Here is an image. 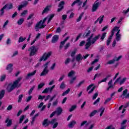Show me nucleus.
<instances>
[{
    "label": "nucleus",
    "instance_id": "nucleus-43",
    "mask_svg": "<svg viewBox=\"0 0 129 129\" xmlns=\"http://www.w3.org/2000/svg\"><path fill=\"white\" fill-rule=\"evenodd\" d=\"M84 13H81L80 16H79L78 18L77 19V22H80L81 21V19H82V17H83Z\"/></svg>",
    "mask_w": 129,
    "mask_h": 129
},
{
    "label": "nucleus",
    "instance_id": "nucleus-12",
    "mask_svg": "<svg viewBox=\"0 0 129 129\" xmlns=\"http://www.w3.org/2000/svg\"><path fill=\"white\" fill-rule=\"evenodd\" d=\"M50 123L53 124L52 128H56L57 126H58V123L57 122V120L56 119H52Z\"/></svg>",
    "mask_w": 129,
    "mask_h": 129
},
{
    "label": "nucleus",
    "instance_id": "nucleus-6",
    "mask_svg": "<svg viewBox=\"0 0 129 129\" xmlns=\"http://www.w3.org/2000/svg\"><path fill=\"white\" fill-rule=\"evenodd\" d=\"M38 50H39V48L37 46H32L29 49L28 51L30 52V56H34V55L36 54V53L38 52Z\"/></svg>",
    "mask_w": 129,
    "mask_h": 129
},
{
    "label": "nucleus",
    "instance_id": "nucleus-27",
    "mask_svg": "<svg viewBox=\"0 0 129 129\" xmlns=\"http://www.w3.org/2000/svg\"><path fill=\"white\" fill-rule=\"evenodd\" d=\"M52 7L51 6H47L46 8L44 9V10L42 12V14H45L46 13H48L49 11L50 10V9Z\"/></svg>",
    "mask_w": 129,
    "mask_h": 129
},
{
    "label": "nucleus",
    "instance_id": "nucleus-4",
    "mask_svg": "<svg viewBox=\"0 0 129 129\" xmlns=\"http://www.w3.org/2000/svg\"><path fill=\"white\" fill-rule=\"evenodd\" d=\"M119 32H120V29H119V27L117 26L114 27L111 31V35L112 36V37H113L114 33H116L115 40L117 41H120V39H121V34L119 33Z\"/></svg>",
    "mask_w": 129,
    "mask_h": 129
},
{
    "label": "nucleus",
    "instance_id": "nucleus-24",
    "mask_svg": "<svg viewBox=\"0 0 129 129\" xmlns=\"http://www.w3.org/2000/svg\"><path fill=\"white\" fill-rule=\"evenodd\" d=\"M112 39V36H111V34L109 36L107 42H106V45L107 46H109L110 45V43L111 42V40Z\"/></svg>",
    "mask_w": 129,
    "mask_h": 129
},
{
    "label": "nucleus",
    "instance_id": "nucleus-10",
    "mask_svg": "<svg viewBox=\"0 0 129 129\" xmlns=\"http://www.w3.org/2000/svg\"><path fill=\"white\" fill-rule=\"evenodd\" d=\"M13 66L12 63H10L7 66L6 70H8L9 73H12L13 72Z\"/></svg>",
    "mask_w": 129,
    "mask_h": 129
},
{
    "label": "nucleus",
    "instance_id": "nucleus-40",
    "mask_svg": "<svg viewBox=\"0 0 129 129\" xmlns=\"http://www.w3.org/2000/svg\"><path fill=\"white\" fill-rule=\"evenodd\" d=\"M25 118H26V115L21 116L19 120V123H22Z\"/></svg>",
    "mask_w": 129,
    "mask_h": 129
},
{
    "label": "nucleus",
    "instance_id": "nucleus-3",
    "mask_svg": "<svg viewBox=\"0 0 129 129\" xmlns=\"http://www.w3.org/2000/svg\"><path fill=\"white\" fill-rule=\"evenodd\" d=\"M22 80V77H19L17 80L14 81L13 83H11L8 85L7 87V90L9 92H11L12 90H14L15 88L20 87L21 84H20V81Z\"/></svg>",
    "mask_w": 129,
    "mask_h": 129
},
{
    "label": "nucleus",
    "instance_id": "nucleus-57",
    "mask_svg": "<svg viewBox=\"0 0 129 129\" xmlns=\"http://www.w3.org/2000/svg\"><path fill=\"white\" fill-rule=\"evenodd\" d=\"M86 123H87V121H83L81 123V126H83L84 125H85V124H86Z\"/></svg>",
    "mask_w": 129,
    "mask_h": 129
},
{
    "label": "nucleus",
    "instance_id": "nucleus-9",
    "mask_svg": "<svg viewBox=\"0 0 129 129\" xmlns=\"http://www.w3.org/2000/svg\"><path fill=\"white\" fill-rule=\"evenodd\" d=\"M121 57L122 56L120 55L118 57H115L114 59L109 60L107 62V64H113L115 61H118L119 60H120Z\"/></svg>",
    "mask_w": 129,
    "mask_h": 129
},
{
    "label": "nucleus",
    "instance_id": "nucleus-11",
    "mask_svg": "<svg viewBox=\"0 0 129 129\" xmlns=\"http://www.w3.org/2000/svg\"><path fill=\"white\" fill-rule=\"evenodd\" d=\"M90 91H89L88 93L90 94L91 93V92H92V91H93V90H94V89H95V87H94V84H92L90 85H89L87 89V90H90Z\"/></svg>",
    "mask_w": 129,
    "mask_h": 129
},
{
    "label": "nucleus",
    "instance_id": "nucleus-18",
    "mask_svg": "<svg viewBox=\"0 0 129 129\" xmlns=\"http://www.w3.org/2000/svg\"><path fill=\"white\" fill-rule=\"evenodd\" d=\"M103 18H104V15L101 16L96 20L95 23H97V22H98L99 24H101V23H102L103 21Z\"/></svg>",
    "mask_w": 129,
    "mask_h": 129
},
{
    "label": "nucleus",
    "instance_id": "nucleus-21",
    "mask_svg": "<svg viewBox=\"0 0 129 129\" xmlns=\"http://www.w3.org/2000/svg\"><path fill=\"white\" fill-rule=\"evenodd\" d=\"M28 2H24V4L23 5H20L18 7V11H21L22 8H24V7H26L27 6H28Z\"/></svg>",
    "mask_w": 129,
    "mask_h": 129
},
{
    "label": "nucleus",
    "instance_id": "nucleus-61",
    "mask_svg": "<svg viewBox=\"0 0 129 129\" xmlns=\"http://www.w3.org/2000/svg\"><path fill=\"white\" fill-rule=\"evenodd\" d=\"M99 100H100V98H98L94 103L93 104L94 105H95V104H97L98 102H99Z\"/></svg>",
    "mask_w": 129,
    "mask_h": 129
},
{
    "label": "nucleus",
    "instance_id": "nucleus-49",
    "mask_svg": "<svg viewBox=\"0 0 129 129\" xmlns=\"http://www.w3.org/2000/svg\"><path fill=\"white\" fill-rule=\"evenodd\" d=\"M75 74V72L73 71H71L68 74L69 77H71L72 76H73Z\"/></svg>",
    "mask_w": 129,
    "mask_h": 129
},
{
    "label": "nucleus",
    "instance_id": "nucleus-52",
    "mask_svg": "<svg viewBox=\"0 0 129 129\" xmlns=\"http://www.w3.org/2000/svg\"><path fill=\"white\" fill-rule=\"evenodd\" d=\"M84 82H85L84 80L80 82L77 85V87H80L81 85L84 84Z\"/></svg>",
    "mask_w": 129,
    "mask_h": 129
},
{
    "label": "nucleus",
    "instance_id": "nucleus-37",
    "mask_svg": "<svg viewBox=\"0 0 129 129\" xmlns=\"http://www.w3.org/2000/svg\"><path fill=\"white\" fill-rule=\"evenodd\" d=\"M70 92V88H68L66 91L62 93V96H64V95H66L68 94Z\"/></svg>",
    "mask_w": 129,
    "mask_h": 129
},
{
    "label": "nucleus",
    "instance_id": "nucleus-51",
    "mask_svg": "<svg viewBox=\"0 0 129 129\" xmlns=\"http://www.w3.org/2000/svg\"><path fill=\"white\" fill-rule=\"evenodd\" d=\"M96 113H97V110H94L90 113V116H94Z\"/></svg>",
    "mask_w": 129,
    "mask_h": 129
},
{
    "label": "nucleus",
    "instance_id": "nucleus-8",
    "mask_svg": "<svg viewBox=\"0 0 129 129\" xmlns=\"http://www.w3.org/2000/svg\"><path fill=\"white\" fill-rule=\"evenodd\" d=\"M65 5V1H62L58 4V8L57 9V12L59 13L64 9V6Z\"/></svg>",
    "mask_w": 129,
    "mask_h": 129
},
{
    "label": "nucleus",
    "instance_id": "nucleus-59",
    "mask_svg": "<svg viewBox=\"0 0 129 129\" xmlns=\"http://www.w3.org/2000/svg\"><path fill=\"white\" fill-rule=\"evenodd\" d=\"M36 117H32V120L31 121V125H33V124H34V123H35V121L36 120Z\"/></svg>",
    "mask_w": 129,
    "mask_h": 129
},
{
    "label": "nucleus",
    "instance_id": "nucleus-30",
    "mask_svg": "<svg viewBox=\"0 0 129 129\" xmlns=\"http://www.w3.org/2000/svg\"><path fill=\"white\" fill-rule=\"evenodd\" d=\"M28 15V10H25L21 13L20 15V17H26Z\"/></svg>",
    "mask_w": 129,
    "mask_h": 129
},
{
    "label": "nucleus",
    "instance_id": "nucleus-14",
    "mask_svg": "<svg viewBox=\"0 0 129 129\" xmlns=\"http://www.w3.org/2000/svg\"><path fill=\"white\" fill-rule=\"evenodd\" d=\"M75 124H76V121L75 120H72L68 124V126H69L70 128H72L74 127Z\"/></svg>",
    "mask_w": 129,
    "mask_h": 129
},
{
    "label": "nucleus",
    "instance_id": "nucleus-46",
    "mask_svg": "<svg viewBox=\"0 0 129 129\" xmlns=\"http://www.w3.org/2000/svg\"><path fill=\"white\" fill-rule=\"evenodd\" d=\"M126 80V78H123L122 80H120V81L119 82V85H121L122 84H123L124 82H125Z\"/></svg>",
    "mask_w": 129,
    "mask_h": 129
},
{
    "label": "nucleus",
    "instance_id": "nucleus-26",
    "mask_svg": "<svg viewBox=\"0 0 129 129\" xmlns=\"http://www.w3.org/2000/svg\"><path fill=\"white\" fill-rule=\"evenodd\" d=\"M49 123H51V121H48V119H46L43 122V125H44V126H47Z\"/></svg>",
    "mask_w": 129,
    "mask_h": 129
},
{
    "label": "nucleus",
    "instance_id": "nucleus-44",
    "mask_svg": "<svg viewBox=\"0 0 129 129\" xmlns=\"http://www.w3.org/2000/svg\"><path fill=\"white\" fill-rule=\"evenodd\" d=\"M121 79V77H119L118 78H117L115 81V82L114 83V84H119V82H120Z\"/></svg>",
    "mask_w": 129,
    "mask_h": 129
},
{
    "label": "nucleus",
    "instance_id": "nucleus-7",
    "mask_svg": "<svg viewBox=\"0 0 129 129\" xmlns=\"http://www.w3.org/2000/svg\"><path fill=\"white\" fill-rule=\"evenodd\" d=\"M99 6H100V3L96 1L93 5L92 11L96 12L97 9H98V7H99Z\"/></svg>",
    "mask_w": 129,
    "mask_h": 129
},
{
    "label": "nucleus",
    "instance_id": "nucleus-55",
    "mask_svg": "<svg viewBox=\"0 0 129 129\" xmlns=\"http://www.w3.org/2000/svg\"><path fill=\"white\" fill-rule=\"evenodd\" d=\"M32 98H33V96H28L26 99V102H29V101H30L31 99H32Z\"/></svg>",
    "mask_w": 129,
    "mask_h": 129
},
{
    "label": "nucleus",
    "instance_id": "nucleus-50",
    "mask_svg": "<svg viewBox=\"0 0 129 129\" xmlns=\"http://www.w3.org/2000/svg\"><path fill=\"white\" fill-rule=\"evenodd\" d=\"M127 94V89H125L123 91V93L122 95V96H123V97H125Z\"/></svg>",
    "mask_w": 129,
    "mask_h": 129
},
{
    "label": "nucleus",
    "instance_id": "nucleus-2",
    "mask_svg": "<svg viewBox=\"0 0 129 129\" xmlns=\"http://www.w3.org/2000/svg\"><path fill=\"white\" fill-rule=\"evenodd\" d=\"M94 34H92L87 39L86 43L85 45L86 50H87L91 46V45H93L94 43L98 40V38H99V35H97L95 36L93 38Z\"/></svg>",
    "mask_w": 129,
    "mask_h": 129
},
{
    "label": "nucleus",
    "instance_id": "nucleus-13",
    "mask_svg": "<svg viewBox=\"0 0 129 129\" xmlns=\"http://www.w3.org/2000/svg\"><path fill=\"white\" fill-rule=\"evenodd\" d=\"M6 123H7V126H11L12 125V123L13 122V121L12 120V119H10V118H7L6 120H5Z\"/></svg>",
    "mask_w": 129,
    "mask_h": 129
},
{
    "label": "nucleus",
    "instance_id": "nucleus-17",
    "mask_svg": "<svg viewBox=\"0 0 129 129\" xmlns=\"http://www.w3.org/2000/svg\"><path fill=\"white\" fill-rule=\"evenodd\" d=\"M58 40H59V36L55 35L52 37L51 42L52 43H55L57 41H58Z\"/></svg>",
    "mask_w": 129,
    "mask_h": 129
},
{
    "label": "nucleus",
    "instance_id": "nucleus-63",
    "mask_svg": "<svg viewBox=\"0 0 129 129\" xmlns=\"http://www.w3.org/2000/svg\"><path fill=\"white\" fill-rule=\"evenodd\" d=\"M49 92L48 88H46L43 92L42 93H48Z\"/></svg>",
    "mask_w": 129,
    "mask_h": 129
},
{
    "label": "nucleus",
    "instance_id": "nucleus-20",
    "mask_svg": "<svg viewBox=\"0 0 129 129\" xmlns=\"http://www.w3.org/2000/svg\"><path fill=\"white\" fill-rule=\"evenodd\" d=\"M36 72H37V70H35L33 72L29 73L27 75L26 78L28 79V78H30V77H32V76H34V75L36 74Z\"/></svg>",
    "mask_w": 129,
    "mask_h": 129
},
{
    "label": "nucleus",
    "instance_id": "nucleus-33",
    "mask_svg": "<svg viewBox=\"0 0 129 129\" xmlns=\"http://www.w3.org/2000/svg\"><path fill=\"white\" fill-rule=\"evenodd\" d=\"M49 65H50V61H47L46 63H45L43 66L44 69H48Z\"/></svg>",
    "mask_w": 129,
    "mask_h": 129
},
{
    "label": "nucleus",
    "instance_id": "nucleus-41",
    "mask_svg": "<svg viewBox=\"0 0 129 129\" xmlns=\"http://www.w3.org/2000/svg\"><path fill=\"white\" fill-rule=\"evenodd\" d=\"M77 61H79L80 60H82V55H81L80 54H79L76 57Z\"/></svg>",
    "mask_w": 129,
    "mask_h": 129
},
{
    "label": "nucleus",
    "instance_id": "nucleus-53",
    "mask_svg": "<svg viewBox=\"0 0 129 129\" xmlns=\"http://www.w3.org/2000/svg\"><path fill=\"white\" fill-rule=\"evenodd\" d=\"M12 43V40L10 38H8V39L6 41V44L7 45H11V43Z\"/></svg>",
    "mask_w": 129,
    "mask_h": 129
},
{
    "label": "nucleus",
    "instance_id": "nucleus-45",
    "mask_svg": "<svg viewBox=\"0 0 129 129\" xmlns=\"http://www.w3.org/2000/svg\"><path fill=\"white\" fill-rule=\"evenodd\" d=\"M56 68V63H53L50 68V70H55Z\"/></svg>",
    "mask_w": 129,
    "mask_h": 129
},
{
    "label": "nucleus",
    "instance_id": "nucleus-35",
    "mask_svg": "<svg viewBox=\"0 0 129 129\" xmlns=\"http://www.w3.org/2000/svg\"><path fill=\"white\" fill-rule=\"evenodd\" d=\"M26 40V37H24L23 36H21L18 40L19 43H22V42H24Z\"/></svg>",
    "mask_w": 129,
    "mask_h": 129
},
{
    "label": "nucleus",
    "instance_id": "nucleus-25",
    "mask_svg": "<svg viewBox=\"0 0 129 129\" xmlns=\"http://www.w3.org/2000/svg\"><path fill=\"white\" fill-rule=\"evenodd\" d=\"M104 109L105 108L103 107H102L97 111V112L100 113V116H102V114H103V112H104Z\"/></svg>",
    "mask_w": 129,
    "mask_h": 129
},
{
    "label": "nucleus",
    "instance_id": "nucleus-60",
    "mask_svg": "<svg viewBox=\"0 0 129 129\" xmlns=\"http://www.w3.org/2000/svg\"><path fill=\"white\" fill-rule=\"evenodd\" d=\"M122 21V18H121L119 19V20L117 22V25H119L120 26L121 25V21Z\"/></svg>",
    "mask_w": 129,
    "mask_h": 129
},
{
    "label": "nucleus",
    "instance_id": "nucleus-54",
    "mask_svg": "<svg viewBox=\"0 0 129 129\" xmlns=\"http://www.w3.org/2000/svg\"><path fill=\"white\" fill-rule=\"evenodd\" d=\"M6 79V75H3L0 78V81H4Z\"/></svg>",
    "mask_w": 129,
    "mask_h": 129
},
{
    "label": "nucleus",
    "instance_id": "nucleus-42",
    "mask_svg": "<svg viewBox=\"0 0 129 129\" xmlns=\"http://www.w3.org/2000/svg\"><path fill=\"white\" fill-rule=\"evenodd\" d=\"M76 107H77V106L76 105H73L69 109V111H70L71 112L73 111V110H74L76 108Z\"/></svg>",
    "mask_w": 129,
    "mask_h": 129
},
{
    "label": "nucleus",
    "instance_id": "nucleus-29",
    "mask_svg": "<svg viewBox=\"0 0 129 129\" xmlns=\"http://www.w3.org/2000/svg\"><path fill=\"white\" fill-rule=\"evenodd\" d=\"M91 31L90 30L87 29L84 34V37H88L90 35Z\"/></svg>",
    "mask_w": 129,
    "mask_h": 129
},
{
    "label": "nucleus",
    "instance_id": "nucleus-56",
    "mask_svg": "<svg viewBox=\"0 0 129 129\" xmlns=\"http://www.w3.org/2000/svg\"><path fill=\"white\" fill-rule=\"evenodd\" d=\"M44 85H45V84L44 83H41L40 84H39L38 85V89H41V88H42V87H43V86H44Z\"/></svg>",
    "mask_w": 129,
    "mask_h": 129
},
{
    "label": "nucleus",
    "instance_id": "nucleus-48",
    "mask_svg": "<svg viewBox=\"0 0 129 129\" xmlns=\"http://www.w3.org/2000/svg\"><path fill=\"white\" fill-rule=\"evenodd\" d=\"M35 89V86H33L28 91V94L30 95V94H32V93L33 92V90Z\"/></svg>",
    "mask_w": 129,
    "mask_h": 129
},
{
    "label": "nucleus",
    "instance_id": "nucleus-23",
    "mask_svg": "<svg viewBox=\"0 0 129 129\" xmlns=\"http://www.w3.org/2000/svg\"><path fill=\"white\" fill-rule=\"evenodd\" d=\"M4 7H6V9H7V10H12L13 8V4L12 3L7 4Z\"/></svg>",
    "mask_w": 129,
    "mask_h": 129
},
{
    "label": "nucleus",
    "instance_id": "nucleus-38",
    "mask_svg": "<svg viewBox=\"0 0 129 129\" xmlns=\"http://www.w3.org/2000/svg\"><path fill=\"white\" fill-rule=\"evenodd\" d=\"M105 37H106V32L102 33L100 37V40H101V41H103Z\"/></svg>",
    "mask_w": 129,
    "mask_h": 129
},
{
    "label": "nucleus",
    "instance_id": "nucleus-28",
    "mask_svg": "<svg viewBox=\"0 0 129 129\" xmlns=\"http://www.w3.org/2000/svg\"><path fill=\"white\" fill-rule=\"evenodd\" d=\"M108 90L109 89V88H113L114 85H112V80H111L108 83Z\"/></svg>",
    "mask_w": 129,
    "mask_h": 129
},
{
    "label": "nucleus",
    "instance_id": "nucleus-31",
    "mask_svg": "<svg viewBox=\"0 0 129 129\" xmlns=\"http://www.w3.org/2000/svg\"><path fill=\"white\" fill-rule=\"evenodd\" d=\"M76 4H79V5L80 6V5H81V4H82V2H80V0H76L72 3V7L75 6V5H76Z\"/></svg>",
    "mask_w": 129,
    "mask_h": 129
},
{
    "label": "nucleus",
    "instance_id": "nucleus-62",
    "mask_svg": "<svg viewBox=\"0 0 129 129\" xmlns=\"http://www.w3.org/2000/svg\"><path fill=\"white\" fill-rule=\"evenodd\" d=\"M57 104H58V100H56L53 102L52 105H53V106H56V105H57Z\"/></svg>",
    "mask_w": 129,
    "mask_h": 129
},
{
    "label": "nucleus",
    "instance_id": "nucleus-15",
    "mask_svg": "<svg viewBox=\"0 0 129 129\" xmlns=\"http://www.w3.org/2000/svg\"><path fill=\"white\" fill-rule=\"evenodd\" d=\"M69 37H68L63 41L60 42V44L59 45V48L60 49H62V48H63V46H64V45H65V43L67 42V40H69Z\"/></svg>",
    "mask_w": 129,
    "mask_h": 129
},
{
    "label": "nucleus",
    "instance_id": "nucleus-32",
    "mask_svg": "<svg viewBox=\"0 0 129 129\" xmlns=\"http://www.w3.org/2000/svg\"><path fill=\"white\" fill-rule=\"evenodd\" d=\"M66 88V84H65V82H62L60 85L59 86V88L60 89H64V88Z\"/></svg>",
    "mask_w": 129,
    "mask_h": 129
},
{
    "label": "nucleus",
    "instance_id": "nucleus-22",
    "mask_svg": "<svg viewBox=\"0 0 129 129\" xmlns=\"http://www.w3.org/2000/svg\"><path fill=\"white\" fill-rule=\"evenodd\" d=\"M24 22H25V19L20 18L18 20L17 24L19 26H21V25H23Z\"/></svg>",
    "mask_w": 129,
    "mask_h": 129
},
{
    "label": "nucleus",
    "instance_id": "nucleus-19",
    "mask_svg": "<svg viewBox=\"0 0 129 129\" xmlns=\"http://www.w3.org/2000/svg\"><path fill=\"white\" fill-rule=\"evenodd\" d=\"M49 72V69H44L43 72L40 74V76H45L47 75Z\"/></svg>",
    "mask_w": 129,
    "mask_h": 129
},
{
    "label": "nucleus",
    "instance_id": "nucleus-58",
    "mask_svg": "<svg viewBox=\"0 0 129 129\" xmlns=\"http://www.w3.org/2000/svg\"><path fill=\"white\" fill-rule=\"evenodd\" d=\"M97 96H98V93H95L94 95L93 96V100H94L95 99H96V97H97Z\"/></svg>",
    "mask_w": 129,
    "mask_h": 129
},
{
    "label": "nucleus",
    "instance_id": "nucleus-16",
    "mask_svg": "<svg viewBox=\"0 0 129 129\" xmlns=\"http://www.w3.org/2000/svg\"><path fill=\"white\" fill-rule=\"evenodd\" d=\"M62 111H63V110L62 109V108L59 107L56 108V110L55 111V113L57 114V115H60L62 113Z\"/></svg>",
    "mask_w": 129,
    "mask_h": 129
},
{
    "label": "nucleus",
    "instance_id": "nucleus-5",
    "mask_svg": "<svg viewBox=\"0 0 129 129\" xmlns=\"http://www.w3.org/2000/svg\"><path fill=\"white\" fill-rule=\"evenodd\" d=\"M52 55V52L51 51L48 52H45L42 56L39 59V62H42V61H47Z\"/></svg>",
    "mask_w": 129,
    "mask_h": 129
},
{
    "label": "nucleus",
    "instance_id": "nucleus-64",
    "mask_svg": "<svg viewBox=\"0 0 129 129\" xmlns=\"http://www.w3.org/2000/svg\"><path fill=\"white\" fill-rule=\"evenodd\" d=\"M105 129H114V127L112 125H110L106 127Z\"/></svg>",
    "mask_w": 129,
    "mask_h": 129
},
{
    "label": "nucleus",
    "instance_id": "nucleus-36",
    "mask_svg": "<svg viewBox=\"0 0 129 129\" xmlns=\"http://www.w3.org/2000/svg\"><path fill=\"white\" fill-rule=\"evenodd\" d=\"M127 122V120L124 119L122 121V122L120 123V125H122L123 126H126V125L125 124Z\"/></svg>",
    "mask_w": 129,
    "mask_h": 129
},
{
    "label": "nucleus",
    "instance_id": "nucleus-39",
    "mask_svg": "<svg viewBox=\"0 0 129 129\" xmlns=\"http://www.w3.org/2000/svg\"><path fill=\"white\" fill-rule=\"evenodd\" d=\"M6 6L3 7V8L0 11V16H3L4 15V13H5V10H6Z\"/></svg>",
    "mask_w": 129,
    "mask_h": 129
},
{
    "label": "nucleus",
    "instance_id": "nucleus-1",
    "mask_svg": "<svg viewBox=\"0 0 129 129\" xmlns=\"http://www.w3.org/2000/svg\"><path fill=\"white\" fill-rule=\"evenodd\" d=\"M54 14H50L45 18L43 20H41L38 22L35 26L36 31H39V29H44L46 27V24H45L46 21L47 20V24H48L51 21V20L54 18Z\"/></svg>",
    "mask_w": 129,
    "mask_h": 129
},
{
    "label": "nucleus",
    "instance_id": "nucleus-34",
    "mask_svg": "<svg viewBox=\"0 0 129 129\" xmlns=\"http://www.w3.org/2000/svg\"><path fill=\"white\" fill-rule=\"evenodd\" d=\"M102 74V73H101L96 74L95 75V76H94L93 80H95L96 78H98L100 77L101 76Z\"/></svg>",
    "mask_w": 129,
    "mask_h": 129
},
{
    "label": "nucleus",
    "instance_id": "nucleus-47",
    "mask_svg": "<svg viewBox=\"0 0 129 129\" xmlns=\"http://www.w3.org/2000/svg\"><path fill=\"white\" fill-rule=\"evenodd\" d=\"M77 77H74L70 81V84H73L74 83V81L76 80Z\"/></svg>",
    "mask_w": 129,
    "mask_h": 129
}]
</instances>
